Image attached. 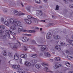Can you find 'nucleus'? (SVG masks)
<instances>
[{
  "instance_id": "nucleus-1",
  "label": "nucleus",
  "mask_w": 73,
  "mask_h": 73,
  "mask_svg": "<svg viewBox=\"0 0 73 73\" xmlns=\"http://www.w3.org/2000/svg\"><path fill=\"white\" fill-rule=\"evenodd\" d=\"M9 23H10V24H13L14 25H15L16 27H19V26H20V25H21V22L19 21H14V20L12 19H9Z\"/></svg>"
},
{
  "instance_id": "nucleus-2",
  "label": "nucleus",
  "mask_w": 73,
  "mask_h": 73,
  "mask_svg": "<svg viewBox=\"0 0 73 73\" xmlns=\"http://www.w3.org/2000/svg\"><path fill=\"white\" fill-rule=\"evenodd\" d=\"M27 17L28 18V19H32L33 20H34V23L35 24H37V21H38V20L37 19V18H35L30 15H28Z\"/></svg>"
},
{
  "instance_id": "nucleus-3",
  "label": "nucleus",
  "mask_w": 73,
  "mask_h": 73,
  "mask_svg": "<svg viewBox=\"0 0 73 73\" xmlns=\"http://www.w3.org/2000/svg\"><path fill=\"white\" fill-rule=\"evenodd\" d=\"M36 15L37 16H41L43 15L42 11L41 10H36Z\"/></svg>"
},
{
  "instance_id": "nucleus-4",
  "label": "nucleus",
  "mask_w": 73,
  "mask_h": 73,
  "mask_svg": "<svg viewBox=\"0 0 73 73\" xmlns=\"http://www.w3.org/2000/svg\"><path fill=\"white\" fill-rule=\"evenodd\" d=\"M25 23L28 24H32V21H31L30 19L25 18Z\"/></svg>"
},
{
  "instance_id": "nucleus-5",
  "label": "nucleus",
  "mask_w": 73,
  "mask_h": 73,
  "mask_svg": "<svg viewBox=\"0 0 73 73\" xmlns=\"http://www.w3.org/2000/svg\"><path fill=\"white\" fill-rule=\"evenodd\" d=\"M61 66V64L58 63H57L53 67L54 69H58V68H60Z\"/></svg>"
},
{
  "instance_id": "nucleus-6",
  "label": "nucleus",
  "mask_w": 73,
  "mask_h": 73,
  "mask_svg": "<svg viewBox=\"0 0 73 73\" xmlns=\"http://www.w3.org/2000/svg\"><path fill=\"white\" fill-rule=\"evenodd\" d=\"M22 40L23 42H26L28 41L29 40V39L27 37L23 36L22 38Z\"/></svg>"
},
{
  "instance_id": "nucleus-7",
  "label": "nucleus",
  "mask_w": 73,
  "mask_h": 73,
  "mask_svg": "<svg viewBox=\"0 0 73 73\" xmlns=\"http://www.w3.org/2000/svg\"><path fill=\"white\" fill-rule=\"evenodd\" d=\"M23 32H29V33H35L36 32V31L35 30H25L23 31Z\"/></svg>"
},
{
  "instance_id": "nucleus-8",
  "label": "nucleus",
  "mask_w": 73,
  "mask_h": 73,
  "mask_svg": "<svg viewBox=\"0 0 73 73\" xmlns=\"http://www.w3.org/2000/svg\"><path fill=\"white\" fill-rule=\"evenodd\" d=\"M41 51L44 52V50H46L47 47L45 46H41Z\"/></svg>"
},
{
  "instance_id": "nucleus-9",
  "label": "nucleus",
  "mask_w": 73,
  "mask_h": 73,
  "mask_svg": "<svg viewBox=\"0 0 73 73\" xmlns=\"http://www.w3.org/2000/svg\"><path fill=\"white\" fill-rule=\"evenodd\" d=\"M23 31V26H20L19 27L18 29V32L19 33H20Z\"/></svg>"
},
{
  "instance_id": "nucleus-10",
  "label": "nucleus",
  "mask_w": 73,
  "mask_h": 73,
  "mask_svg": "<svg viewBox=\"0 0 73 73\" xmlns=\"http://www.w3.org/2000/svg\"><path fill=\"white\" fill-rule=\"evenodd\" d=\"M20 66L19 65H14L13 66V68L15 69H18L19 70V68H20Z\"/></svg>"
},
{
  "instance_id": "nucleus-11",
  "label": "nucleus",
  "mask_w": 73,
  "mask_h": 73,
  "mask_svg": "<svg viewBox=\"0 0 73 73\" xmlns=\"http://www.w3.org/2000/svg\"><path fill=\"white\" fill-rule=\"evenodd\" d=\"M44 56L46 57H51V54L49 52H46L44 54Z\"/></svg>"
},
{
  "instance_id": "nucleus-12",
  "label": "nucleus",
  "mask_w": 73,
  "mask_h": 73,
  "mask_svg": "<svg viewBox=\"0 0 73 73\" xmlns=\"http://www.w3.org/2000/svg\"><path fill=\"white\" fill-rule=\"evenodd\" d=\"M52 37V35L51 33H48L46 35V38L48 39H49V38H51Z\"/></svg>"
},
{
  "instance_id": "nucleus-13",
  "label": "nucleus",
  "mask_w": 73,
  "mask_h": 73,
  "mask_svg": "<svg viewBox=\"0 0 73 73\" xmlns=\"http://www.w3.org/2000/svg\"><path fill=\"white\" fill-rule=\"evenodd\" d=\"M16 28V27L15 26H12L10 27V29L11 31H14L15 30Z\"/></svg>"
},
{
  "instance_id": "nucleus-14",
  "label": "nucleus",
  "mask_w": 73,
  "mask_h": 73,
  "mask_svg": "<svg viewBox=\"0 0 73 73\" xmlns=\"http://www.w3.org/2000/svg\"><path fill=\"white\" fill-rule=\"evenodd\" d=\"M54 38L56 40H59L61 38V37L60 35H56V36H55Z\"/></svg>"
},
{
  "instance_id": "nucleus-15",
  "label": "nucleus",
  "mask_w": 73,
  "mask_h": 73,
  "mask_svg": "<svg viewBox=\"0 0 73 73\" xmlns=\"http://www.w3.org/2000/svg\"><path fill=\"white\" fill-rule=\"evenodd\" d=\"M44 70H45V71H46V72H50L51 73H53V72L51 71H49V68L46 67L44 68Z\"/></svg>"
},
{
  "instance_id": "nucleus-16",
  "label": "nucleus",
  "mask_w": 73,
  "mask_h": 73,
  "mask_svg": "<svg viewBox=\"0 0 73 73\" xmlns=\"http://www.w3.org/2000/svg\"><path fill=\"white\" fill-rule=\"evenodd\" d=\"M55 48L58 50H61V48H60V46L58 45H55Z\"/></svg>"
},
{
  "instance_id": "nucleus-17",
  "label": "nucleus",
  "mask_w": 73,
  "mask_h": 73,
  "mask_svg": "<svg viewBox=\"0 0 73 73\" xmlns=\"http://www.w3.org/2000/svg\"><path fill=\"white\" fill-rule=\"evenodd\" d=\"M67 57L68 59L70 60H73V56H71L70 54H68L67 55Z\"/></svg>"
},
{
  "instance_id": "nucleus-18",
  "label": "nucleus",
  "mask_w": 73,
  "mask_h": 73,
  "mask_svg": "<svg viewBox=\"0 0 73 73\" xmlns=\"http://www.w3.org/2000/svg\"><path fill=\"white\" fill-rule=\"evenodd\" d=\"M18 70L20 73H25L24 71L21 68H19Z\"/></svg>"
},
{
  "instance_id": "nucleus-19",
  "label": "nucleus",
  "mask_w": 73,
  "mask_h": 73,
  "mask_svg": "<svg viewBox=\"0 0 73 73\" xmlns=\"http://www.w3.org/2000/svg\"><path fill=\"white\" fill-rule=\"evenodd\" d=\"M25 64L27 66H30L31 65V63L27 62H25Z\"/></svg>"
},
{
  "instance_id": "nucleus-20",
  "label": "nucleus",
  "mask_w": 73,
  "mask_h": 73,
  "mask_svg": "<svg viewBox=\"0 0 73 73\" xmlns=\"http://www.w3.org/2000/svg\"><path fill=\"white\" fill-rule=\"evenodd\" d=\"M5 33L7 36H9V31L8 30H6L5 32Z\"/></svg>"
},
{
  "instance_id": "nucleus-21",
  "label": "nucleus",
  "mask_w": 73,
  "mask_h": 73,
  "mask_svg": "<svg viewBox=\"0 0 73 73\" xmlns=\"http://www.w3.org/2000/svg\"><path fill=\"white\" fill-rule=\"evenodd\" d=\"M14 58L15 60H17L19 59V56L17 55V54H15L14 56Z\"/></svg>"
},
{
  "instance_id": "nucleus-22",
  "label": "nucleus",
  "mask_w": 73,
  "mask_h": 73,
  "mask_svg": "<svg viewBox=\"0 0 73 73\" xmlns=\"http://www.w3.org/2000/svg\"><path fill=\"white\" fill-rule=\"evenodd\" d=\"M14 13L15 15H19L20 14V13L18 11L16 10L14 11Z\"/></svg>"
},
{
  "instance_id": "nucleus-23",
  "label": "nucleus",
  "mask_w": 73,
  "mask_h": 73,
  "mask_svg": "<svg viewBox=\"0 0 73 73\" xmlns=\"http://www.w3.org/2000/svg\"><path fill=\"white\" fill-rule=\"evenodd\" d=\"M61 58L58 57H56L55 58V61H59L61 60Z\"/></svg>"
},
{
  "instance_id": "nucleus-24",
  "label": "nucleus",
  "mask_w": 73,
  "mask_h": 73,
  "mask_svg": "<svg viewBox=\"0 0 73 73\" xmlns=\"http://www.w3.org/2000/svg\"><path fill=\"white\" fill-rule=\"evenodd\" d=\"M5 29V27L4 26L1 25L0 26V29H2V30H4V29Z\"/></svg>"
},
{
  "instance_id": "nucleus-25",
  "label": "nucleus",
  "mask_w": 73,
  "mask_h": 73,
  "mask_svg": "<svg viewBox=\"0 0 73 73\" xmlns=\"http://www.w3.org/2000/svg\"><path fill=\"white\" fill-rule=\"evenodd\" d=\"M65 64L68 67H69L70 66V64L69 62H66Z\"/></svg>"
},
{
  "instance_id": "nucleus-26",
  "label": "nucleus",
  "mask_w": 73,
  "mask_h": 73,
  "mask_svg": "<svg viewBox=\"0 0 73 73\" xmlns=\"http://www.w3.org/2000/svg\"><path fill=\"white\" fill-rule=\"evenodd\" d=\"M35 67L37 69H39L41 68V65L39 64H37L36 65Z\"/></svg>"
},
{
  "instance_id": "nucleus-27",
  "label": "nucleus",
  "mask_w": 73,
  "mask_h": 73,
  "mask_svg": "<svg viewBox=\"0 0 73 73\" xmlns=\"http://www.w3.org/2000/svg\"><path fill=\"white\" fill-rule=\"evenodd\" d=\"M4 24L5 25H6V26H9V23L7 21H5V22Z\"/></svg>"
},
{
  "instance_id": "nucleus-28",
  "label": "nucleus",
  "mask_w": 73,
  "mask_h": 73,
  "mask_svg": "<svg viewBox=\"0 0 73 73\" xmlns=\"http://www.w3.org/2000/svg\"><path fill=\"white\" fill-rule=\"evenodd\" d=\"M57 32H58V30H54L52 34L53 35H56L57 33Z\"/></svg>"
},
{
  "instance_id": "nucleus-29",
  "label": "nucleus",
  "mask_w": 73,
  "mask_h": 73,
  "mask_svg": "<svg viewBox=\"0 0 73 73\" xmlns=\"http://www.w3.org/2000/svg\"><path fill=\"white\" fill-rule=\"evenodd\" d=\"M31 62H32L33 64H36V63H37V61L36 60H33L31 61Z\"/></svg>"
},
{
  "instance_id": "nucleus-30",
  "label": "nucleus",
  "mask_w": 73,
  "mask_h": 73,
  "mask_svg": "<svg viewBox=\"0 0 73 73\" xmlns=\"http://www.w3.org/2000/svg\"><path fill=\"white\" fill-rule=\"evenodd\" d=\"M55 24L54 23H49L47 25L48 27H51V26H53Z\"/></svg>"
},
{
  "instance_id": "nucleus-31",
  "label": "nucleus",
  "mask_w": 73,
  "mask_h": 73,
  "mask_svg": "<svg viewBox=\"0 0 73 73\" xmlns=\"http://www.w3.org/2000/svg\"><path fill=\"white\" fill-rule=\"evenodd\" d=\"M2 54H3V55L5 56H7V55L6 52L5 51H3L2 52Z\"/></svg>"
},
{
  "instance_id": "nucleus-32",
  "label": "nucleus",
  "mask_w": 73,
  "mask_h": 73,
  "mask_svg": "<svg viewBox=\"0 0 73 73\" xmlns=\"http://www.w3.org/2000/svg\"><path fill=\"white\" fill-rule=\"evenodd\" d=\"M31 56L33 58L37 57V55L36 54H33L31 55Z\"/></svg>"
},
{
  "instance_id": "nucleus-33",
  "label": "nucleus",
  "mask_w": 73,
  "mask_h": 73,
  "mask_svg": "<svg viewBox=\"0 0 73 73\" xmlns=\"http://www.w3.org/2000/svg\"><path fill=\"white\" fill-rule=\"evenodd\" d=\"M60 44H61V45H64L65 44V42L64 41H61L60 42Z\"/></svg>"
},
{
  "instance_id": "nucleus-34",
  "label": "nucleus",
  "mask_w": 73,
  "mask_h": 73,
  "mask_svg": "<svg viewBox=\"0 0 73 73\" xmlns=\"http://www.w3.org/2000/svg\"><path fill=\"white\" fill-rule=\"evenodd\" d=\"M68 42L70 44H71L72 45H73V40H69Z\"/></svg>"
},
{
  "instance_id": "nucleus-35",
  "label": "nucleus",
  "mask_w": 73,
  "mask_h": 73,
  "mask_svg": "<svg viewBox=\"0 0 73 73\" xmlns=\"http://www.w3.org/2000/svg\"><path fill=\"white\" fill-rule=\"evenodd\" d=\"M42 64L43 66H47L48 65V64L46 63H43Z\"/></svg>"
},
{
  "instance_id": "nucleus-36",
  "label": "nucleus",
  "mask_w": 73,
  "mask_h": 73,
  "mask_svg": "<svg viewBox=\"0 0 73 73\" xmlns=\"http://www.w3.org/2000/svg\"><path fill=\"white\" fill-rule=\"evenodd\" d=\"M64 2L66 3V4H68V0H63ZM70 1H72V0H68Z\"/></svg>"
},
{
  "instance_id": "nucleus-37",
  "label": "nucleus",
  "mask_w": 73,
  "mask_h": 73,
  "mask_svg": "<svg viewBox=\"0 0 73 73\" xmlns=\"http://www.w3.org/2000/svg\"><path fill=\"white\" fill-rule=\"evenodd\" d=\"M35 3H40V0H35Z\"/></svg>"
},
{
  "instance_id": "nucleus-38",
  "label": "nucleus",
  "mask_w": 73,
  "mask_h": 73,
  "mask_svg": "<svg viewBox=\"0 0 73 73\" xmlns=\"http://www.w3.org/2000/svg\"><path fill=\"white\" fill-rule=\"evenodd\" d=\"M59 6L58 5H57L56 6V8L55 9L56 10H58V9H59V8H59Z\"/></svg>"
},
{
  "instance_id": "nucleus-39",
  "label": "nucleus",
  "mask_w": 73,
  "mask_h": 73,
  "mask_svg": "<svg viewBox=\"0 0 73 73\" xmlns=\"http://www.w3.org/2000/svg\"><path fill=\"white\" fill-rule=\"evenodd\" d=\"M8 55L9 57H11L12 55V53L11 52H9L8 53Z\"/></svg>"
},
{
  "instance_id": "nucleus-40",
  "label": "nucleus",
  "mask_w": 73,
  "mask_h": 73,
  "mask_svg": "<svg viewBox=\"0 0 73 73\" xmlns=\"http://www.w3.org/2000/svg\"><path fill=\"white\" fill-rule=\"evenodd\" d=\"M69 7H70V8H73V4H70L69 5Z\"/></svg>"
},
{
  "instance_id": "nucleus-41",
  "label": "nucleus",
  "mask_w": 73,
  "mask_h": 73,
  "mask_svg": "<svg viewBox=\"0 0 73 73\" xmlns=\"http://www.w3.org/2000/svg\"><path fill=\"white\" fill-rule=\"evenodd\" d=\"M1 38L3 39L5 38H6V36L5 35H3L1 37Z\"/></svg>"
},
{
  "instance_id": "nucleus-42",
  "label": "nucleus",
  "mask_w": 73,
  "mask_h": 73,
  "mask_svg": "<svg viewBox=\"0 0 73 73\" xmlns=\"http://www.w3.org/2000/svg\"><path fill=\"white\" fill-rule=\"evenodd\" d=\"M25 35L26 36H32V35L28 34H25Z\"/></svg>"
},
{
  "instance_id": "nucleus-43",
  "label": "nucleus",
  "mask_w": 73,
  "mask_h": 73,
  "mask_svg": "<svg viewBox=\"0 0 73 73\" xmlns=\"http://www.w3.org/2000/svg\"><path fill=\"white\" fill-rule=\"evenodd\" d=\"M27 57V54H23V58H25Z\"/></svg>"
},
{
  "instance_id": "nucleus-44",
  "label": "nucleus",
  "mask_w": 73,
  "mask_h": 73,
  "mask_svg": "<svg viewBox=\"0 0 73 73\" xmlns=\"http://www.w3.org/2000/svg\"><path fill=\"white\" fill-rule=\"evenodd\" d=\"M32 42H33V43H34L35 44H36V42L35 41V40H32Z\"/></svg>"
},
{
  "instance_id": "nucleus-45",
  "label": "nucleus",
  "mask_w": 73,
  "mask_h": 73,
  "mask_svg": "<svg viewBox=\"0 0 73 73\" xmlns=\"http://www.w3.org/2000/svg\"><path fill=\"white\" fill-rule=\"evenodd\" d=\"M1 21L2 22V23H3L4 22V18H2L1 19Z\"/></svg>"
},
{
  "instance_id": "nucleus-46",
  "label": "nucleus",
  "mask_w": 73,
  "mask_h": 73,
  "mask_svg": "<svg viewBox=\"0 0 73 73\" xmlns=\"http://www.w3.org/2000/svg\"><path fill=\"white\" fill-rule=\"evenodd\" d=\"M23 48H24V50H27V48H26V47H25V46H24Z\"/></svg>"
},
{
  "instance_id": "nucleus-47",
  "label": "nucleus",
  "mask_w": 73,
  "mask_h": 73,
  "mask_svg": "<svg viewBox=\"0 0 73 73\" xmlns=\"http://www.w3.org/2000/svg\"><path fill=\"white\" fill-rule=\"evenodd\" d=\"M4 33V31L1 30H0V34H1V33Z\"/></svg>"
},
{
  "instance_id": "nucleus-48",
  "label": "nucleus",
  "mask_w": 73,
  "mask_h": 73,
  "mask_svg": "<svg viewBox=\"0 0 73 73\" xmlns=\"http://www.w3.org/2000/svg\"><path fill=\"white\" fill-rule=\"evenodd\" d=\"M40 22H45V20H40Z\"/></svg>"
},
{
  "instance_id": "nucleus-49",
  "label": "nucleus",
  "mask_w": 73,
  "mask_h": 73,
  "mask_svg": "<svg viewBox=\"0 0 73 73\" xmlns=\"http://www.w3.org/2000/svg\"><path fill=\"white\" fill-rule=\"evenodd\" d=\"M70 15H73V11H72L70 12Z\"/></svg>"
},
{
  "instance_id": "nucleus-50",
  "label": "nucleus",
  "mask_w": 73,
  "mask_h": 73,
  "mask_svg": "<svg viewBox=\"0 0 73 73\" xmlns=\"http://www.w3.org/2000/svg\"><path fill=\"white\" fill-rule=\"evenodd\" d=\"M52 18L53 19H56V16H52Z\"/></svg>"
},
{
  "instance_id": "nucleus-51",
  "label": "nucleus",
  "mask_w": 73,
  "mask_h": 73,
  "mask_svg": "<svg viewBox=\"0 0 73 73\" xmlns=\"http://www.w3.org/2000/svg\"><path fill=\"white\" fill-rule=\"evenodd\" d=\"M23 54H22L20 55V56L22 58H23Z\"/></svg>"
},
{
  "instance_id": "nucleus-52",
  "label": "nucleus",
  "mask_w": 73,
  "mask_h": 73,
  "mask_svg": "<svg viewBox=\"0 0 73 73\" xmlns=\"http://www.w3.org/2000/svg\"><path fill=\"white\" fill-rule=\"evenodd\" d=\"M35 29H40V28L38 27H35Z\"/></svg>"
},
{
  "instance_id": "nucleus-53",
  "label": "nucleus",
  "mask_w": 73,
  "mask_h": 73,
  "mask_svg": "<svg viewBox=\"0 0 73 73\" xmlns=\"http://www.w3.org/2000/svg\"><path fill=\"white\" fill-rule=\"evenodd\" d=\"M9 31H10V33L11 35H12V34H13V32L11 31H10V30H9Z\"/></svg>"
},
{
  "instance_id": "nucleus-54",
  "label": "nucleus",
  "mask_w": 73,
  "mask_h": 73,
  "mask_svg": "<svg viewBox=\"0 0 73 73\" xmlns=\"http://www.w3.org/2000/svg\"><path fill=\"white\" fill-rule=\"evenodd\" d=\"M21 15H25V14H24L23 13H21Z\"/></svg>"
},
{
  "instance_id": "nucleus-55",
  "label": "nucleus",
  "mask_w": 73,
  "mask_h": 73,
  "mask_svg": "<svg viewBox=\"0 0 73 73\" xmlns=\"http://www.w3.org/2000/svg\"><path fill=\"white\" fill-rule=\"evenodd\" d=\"M68 73H73V71H70Z\"/></svg>"
},
{
  "instance_id": "nucleus-56",
  "label": "nucleus",
  "mask_w": 73,
  "mask_h": 73,
  "mask_svg": "<svg viewBox=\"0 0 73 73\" xmlns=\"http://www.w3.org/2000/svg\"><path fill=\"white\" fill-rule=\"evenodd\" d=\"M50 62H53V59H50Z\"/></svg>"
},
{
  "instance_id": "nucleus-57",
  "label": "nucleus",
  "mask_w": 73,
  "mask_h": 73,
  "mask_svg": "<svg viewBox=\"0 0 73 73\" xmlns=\"http://www.w3.org/2000/svg\"><path fill=\"white\" fill-rule=\"evenodd\" d=\"M27 10H28V11H30V8H27Z\"/></svg>"
},
{
  "instance_id": "nucleus-58",
  "label": "nucleus",
  "mask_w": 73,
  "mask_h": 73,
  "mask_svg": "<svg viewBox=\"0 0 73 73\" xmlns=\"http://www.w3.org/2000/svg\"><path fill=\"white\" fill-rule=\"evenodd\" d=\"M13 48H16V46H14L13 47Z\"/></svg>"
},
{
  "instance_id": "nucleus-59",
  "label": "nucleus",
  "mask_w": 73,
  "mask_h": 73,
  "mask_svg": "<svg viewBox=\"0 0 73 73\" xmlns=\"http://www.w3.org/2000/svg\"><path fill=\"white\" fill-rule=\"evenodd\" d=\"M21 5H22V7H24V5H23V3H21Z\"/></svg>"
},
{
  "instance_id": "nucleus-60",
  "label": "nucleus",
  "mask_w": 73,
  "mask_h": 73,
  "mask_svg": "<svg viewBox=\"0 0 73 73\" xmlns=\"http://www.w3.org/2000/svg\"><path fill=\"white\" fill-rule=\"evenodd\" d=\"M19 60L20 61V62L22 61V59H21V58H20Z\"/></svg>"
},
{
  "instance_id": "nucleus-61",
  "label": "nucleus",
  "mask_w": 73,
  "mask_h": 73,
  "mask_svg": "<svg viewBox=\"0 0 73 73\" xmlns=\"http://www.w3.org/2000/svg\"><path fill=\"white\" fill-rule=\"evenodd\" d=\"M39 8H42V7L41 6H40L39 7Z\"/></svg>"
},
{
  "instance_id": "nucleus-62",
  "label": "nucleus",
  "mask_w": 73,
  "mask_h": 73,
  "mask_svg": "<svg viewBox=\"0 0 73 73\" xmlns=\"http://www.w3.org/2000/svg\"><path fill=\"white\" fill-rule=\"evenodd\" d=\"M4 12H7V10H5L4 11Z\"/></svg>"
},
{
  "instance_id": "nucleus-63",
  "label": "nucleus",
  "mask_w": 73,
  "mask_h": 73,
  "mask_svg": "<svg viewBox=\"0 0 73 73\" xmlns=\"http://www.w3.org/2000/svg\"><path fill=\"white\" fill-rule=\"evenodd\" d=\"M42 28H40V31H42Z\"/></svg>"
},
{
  "instance_id": "nucleus-64",
  "label": "nucleus",
  "mask_w": 73,
  "mask_h": 73,
  "mask_svg": "<svg viewBox=\"0 0 73 73\" xmlns=\"http://www.w3.org/2000/svg\"><path fill=\"white\" fill-rule=\"evenodd\" d=\"M72 38L73 39V35L72 36Z\"/></svg>"
}]
</instances>
